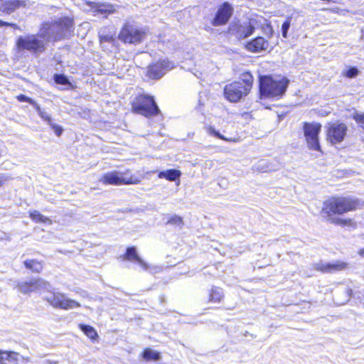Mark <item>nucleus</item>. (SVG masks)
<instances>
[{"label": "nucleus", "instance_id": "nucleus-8", "mask_svg": "<svg viewBox=\"0 0 364 364\" xmlns=\"http://www.w3.org/2000/svg\"><path fill=\"white\" fill-rule=\"evenodd\" d=\"M146 36V30L131 22L124 24L119 35L118 39L124 43L139 44Z\"/></svg>", "mask_w": 364, "mask_h": 364}, {"label": "nucleus", "instance_id": "nucleus-32", "mask_svg": "<svg viewBox=\"0 0 364 364\" xmlns=\"http://www.w3.org/2000/svg\"><path fill=\"white\" fill-rule=\"evenodd\" d=\"M167 224L176 225L178 227L181 228L183 225V219L182 218L178 216V215H172L170 219L168 220Z\"/></svg>", "mask_w": 364, "mask_h": 364}, {"label": "nucleus", "instance_id": "nucleus-21", "mask_svg": "<svg viewBox=\"0 0 364 364\" xmlns=\"http://www.w3.org/2000/svg\"><path fill=\"white\" fill-rule=\"evenodd\" d=\"M23 264L27 269H31L33 272L39 273L43 269L41 262L36 259H26Z\"/></svg>", "mask_w": 364, "mask_h": 364}, {"label": "nucleus", "instance_id": "nucleus-41", "mask_svg": "<svg viewBox=\"0 0 364 364\" xmlns=\"http://www.w3.org/2000/svg\"><path fill=\"white\" fill-rule=\"evenodd\" d=\"M19 4H20V1L19 0H14L12 4L14 6H18Z\"/></svg>", "mask_w": 364, "mask_h": 364}, {"label": "nucleus", "instance_id": "nucleus-24", "mask_svg": "<svg viewBox=\"0 0 364 364\" xmlns=\"http://www.w3.org/2000/svg\"><path fill=\"white\" fill-rule=\"evenodd\" d=\"M79 327L80 330L90 339L95 340V338L98 336L97 333L95 329L91 326L86 324H80Z\"/></svg>", "mask_w": 364, "mask_h": 364}, {"label": "nucleus", "instance_id": "nucleus-26", "mask_svg": "<svg viewBox=\"0 0 364 364\" xmlns=\"http://www.w3.org/2000/svg\"><path fill=\"white\" fill-rule=\"evenodd\" d=\"M99 38L100 43H112L114 41L112 34L106 33L104 29H101L99 32Z\"/></svg>", "mask_w": 364, "mask_h": 364}, {"label": "nucleus", "instance_id": "nucleus-37", "mask_svg": "<svg viewBox=\"0 0 364 364\" xmlns=\"http://www.w3.org/2000/svg\"><path fill=\"white\" fill-rule=\"evenodd\" d=\"M49 125L53 129V131L55 132V134L58 136H60L62 134L63 129L60 126L53 124V122L50 123Z\"/></svg>", "mask_w": 364, "mask_h": 364}, {"label": "nucleus", "instance_id": "nucleus-30", "mask_svg": "<svg viewBox=\"0 0 364 364\" xmlns=\"http://www.w3.org/2000/svg\"><path fill=\"white\" fill-rule=\"evenodd\" d=\"M3 353L6 361H14L17 362L18 360L19 354L18 353L14 351H4Z\"/></svg>", "mask_w": 364, "mask_h": 364}, {"label": "nucleus", "instance_id": "nucleus-12", "mask_svg": "<svg viewBox=\"0 0 364 364\" xmlns=\"http://www.w3.org/2000/svg\"><path fill=\"white\" fill-rule=\"evenodd\" d=\"M255 27L252 20L244 21L232 22L228 28V33L238 39H245L250 36L255 31Z\"/></svg>", "mask_w": 364, "mask_h": 364}, {"label": "nucleus", "instance_id": "nucleus-35", "mask_svg": "<svg viewBox=\"0 0 364 364\" xmlns=\"http://www.w3.org/2000/svg\"><path fill=\"white\" fill-rule=\"evenodd\" d=\"M16 98L19 102H26L33 106V107L37 104L33 99L27 97L25 95H19L16 97Z\"/></svg>", "mask_w": 364, "mask_h": 364}, {"label": "nucleus", "instance_id": "nucleus-34", "mask_svg": "<svg viewBox=\"0 0 364 364\" xmlns=\"http://www.w3.org/2000/svg\"><path fill=\"white\" fill-rule=\"evenodd\" d=\"M208 133L212 135V136H214L216 138H218V139H223L224 141H229L228 139H227L225 136H223V134H221L218 130H216L214 127H210L208 128Z\"/></svg>", "mask_w": 364, "mask_h": 364}, {"label": "nucleus", "instance_id": "nucleus-16", "mask_svg": "<svg viewBox=\"0 0 364 364\" xmlns=\"http://www.w3.org/2000/svg\"><path fill=\"white\" fill-rule=\"evenodd\" d=\"M347 264L343 262H336L333 263L323 262L322 261L314 264L315 269L323 273H333L346 269Z\"/></svg>", "mask_w": 364, "mask_h": 364}, {"label": "nucleus", "instance_id": "nucleus-13", "mask_svg": "<svg viewBox=\"0 0 364 364\" xmlns=\"http://www.w3.org/2000/svg\"><path fill=\"white\" fill-rule=\"evenodd\" d=\"M173 68V62L168 59H161L149 66L147 75L153 80H159L163 77L168 70Z\"/></svg>", "mask_w": 364, "mask_h": 364}, {"label": "nucleus", "instance_id": "nucleus-9", "mask_svg": "<svg viewBox=\"0 0 364 364\" xmlns=\"http://www.w3.org/2000/svg\"><path fill=\"white\" fill-rule=\"evenodd\" d=\"M303 129L308 147L314 151H320L318 134L321 130V124L318 122H304Z\"/></svg>", "mask_w": 364, "mask_h": 364}, {"label": "nucleus", "instance_id": "nucleus-40", "mask_svg": "<svg viewBox=\"0 0 364 364\" xmlns=\"http://www.w3.org/2000/svg\"><path fill=\"white\" fill-rule=\"evenodd\" d=\"M0 364H7L3 353V350H0Z\"/></svg>", "mask_w": 364, "mask_h": 364}, {"label": "nucleus", "instance_id": "nucleus-33", "mask_svg": "<svg viewBox=\"0 0 364 364\" xmlns=\"http://www.w3.org/2000/svg\"><path fill=\"white\" fill-rule=\"evenodd\" d=\"M291 18L288 17L282 25V34L284 38H287L288 31L291 26Z\"/></svg>", "mask_w": 364, "mask_h": 364}, {"label": "nucleus", "instance_id": "nucleus-42", "mask_svg": "<svg viewBox=\"0 0 364 364\" xmlns=\"http://www.w3.org/2000/svg\"><path fill=\"white\" fill-rule=\"evenodd\" d=\"M358 254H359L361 257H364V248L360 249V250H359V252H358Z\"/></svg>", "mask_w": 364, "mask_h": 364}, {"label": "nucleus", "instance_id": "nucleus-5", "mask_svg": "<svg viewBox=\"0 0 364 364\" xmlns=\"http://www.w3.org/2000/svg\"><path fill=\"white\" fill-rule=\"evenodd\" d=\"M132 107L134 112L146 117H151L161 113L154 97L148 95L137 96L132 102Z\"/></svg>", "mask_w": 364, "mask_h": 364}, {"label": "nucleus", "instance_id": "nucleus-1", "mask_svg": "<svg viewBox=\"0 0 364 364\" xmlns=\"http://www.w3.org/2000/svg\"><path fill=\"white\" fill-rule=\"evenodd\" d=\"M359 201L350 197H333L324 201L321 210L322 216L328 222L336 225H347L350 223V219H342L333 216L356 209Z\"/></svg>", "mask_w": 364, "mask_h": 364}, {"label": "nucleus", "instance_id": "nucleus-7", "mask_svg": "<svg viewBox=\"0 0 364 364\" xmlns=\"http://www.w3.org/2000/svg\"><path fill=\"white\" fill-rule=\"evenodd\" d=\"M46 43L39 31L38 34L19 36L16 41V46L20 50H28L33 54H39L45 51Z\"/></svg>", "mask_w": 364, "mask_h": 364}, {"label": "nucleus", "instance_id": "nucleus-17", "mask_svg": "<svg viewBox=\"0 0 364 364\" xmlns=\"http://www.w3.org/2000/svg\"><path fill=\"white\" fill-rule=\"evenodd\" d=\"M269 43L263 37H257L249 41L246 45V48L254 53H259L266 50L268 48Z\"/></svg>", "mask_w": 364, "mask_h": 364}, {"label": "nucleus", "instance_id": "nucleus-36", "mask_svg": "<svg viewBox=\"0 0 364 364\" xmlns=\"http://www.w3.org/2000/svg\"><path fill=\"white\" fill-rule=\"evenodd\" d=\"M358 73L359 71L356 67H351L346 71L345 75L347 77L353 78L358 75Z\"/></svg>", "mask_w": 364, "mask_h": 364}, {"label": "nucleus", "instance_id": "nucleus-20", "mask_svg": "<svg viewBox=\"0 0 364 364\" xmlns=\"http://www.w3.org/2000/svg\"><path fill=\"white\" fill-rule=\"evenodd\" d=\"M181 174V171L175 168H170L160 171L158 174V177L159 178H166L169 181H175L176 180H179Z\"/></svg>", "mask_w": 364, "mask_h": 364}, {"label": "nucleus", "instance_id": "nucleus-22", "mask_svg": "<svg viewBox=\"0 0 364 364\" xmlns=\"http://www.w3.org/2000/svg\"><path fill=\"white\" fill-rule=\"evenodd\" d=\"M142 357L146 360L157 361L161 359L160 353L151 348H146L142 353Z\"/></svg>", "mask_w": 364, "mask_h": 364}, {"label": "nucleus", "instance_id": "nucleus-29", "mask_svg": "<svg viewBox=\"0 0 364 364\" xmlns=\"http://www.w3.org/2000/svg\"><path fill=\"white\" fill-rule=\"evenodd\" d=\"M256 168L262 172H268L274 170L267 164V161L264 159H262L258 162Z\"/></svg>", "mask_w": 364, "mask_h": 364}, {"label": "nucleus", "instance_id": "nucleus-10", "mask_svg": "<svg viewBox=\"0 0 364 364\" xmlns=\"http://www.w3.org/2000/svg\"><path fill=\"white\" fill-rule=\"evenodd\" d=\"M43 299L55 308L65 310L80 306V304L78 302L66 298L64 294L59 292L49 291L44 296Z\"/></svg>", "mask_w": 364, "mask_h": 364}, {"label": "nucleus", "instance_id": "nucleus-14", "mask_svg": "<svg viewBox=\"0 0 364 364\" xmlns=\"http://www.w3.org/2000/svg\"><path fill=\"white\" fill-rule=\"evenodd\" d=\"M347 130L348 127L344 123L329 124L327 127V140L332 144L340 143L346 136Z\"/></svg>", "mask_w": 364, "mask_h": 364}, {"label": "nucleus", "instance_id": "nucleus-43", "mask_svg": "<svg viewBox=\"0 0 364 364\" xmlns=\"http://www.w3.org/2000/svg\"><path fill=\"white\" fill-rule=\"evenodd\" d=\"M360 39L364 41V30L362 31V35Z\"/></svg>", "mask_w": 364, "mask_h": 364}, {"label": "nucleus", "instance_id": "nucleus-27", "mask_svg": "<svg viewBox=\"0 0 364 364\" xmlns=\"http://www.w3.org/2000/svg\"><path fill=\"white\" fill-rule=\"evenodd\" d=\"M30 217L33 220H35L36 222L46 223L47 221L50 220L48 218L41 215L37 210H33V211L31 212Z\"/></svg>", "mask_w": 364, "mask_h": 364}, {"label": "nucleus", "instance_id": "nucleus-6", "mask_svg": "<svg viewBox=\"0 0 364 364\" xmlns=\"http://www.w3.org/2000/svg\"><path fill=\"white\" fill-rule=\"evenodd\" d=\"M100 181L103 184L113 186L133 185L141 182V180L128 169L124 171L114 170L107 172Z\"/></svg>", "mask_w": 364, "mask_h": 364}, {"label": "nucleus", "instance_id": "nucleus-2", "mask_svg": "<svg viewBox=\"0 0 364 364\" xmlns=\"http://www.w3.org/2000/svg\"><path fill=\"white\" fill-rule=\"evenodd\" d=\"M73 19L68 16L55 18L50 21L43 22L40 31L41 37L46 41H58L68 38L73 31Z\"/></svg>", "mask_w": 364, "mask_h": 364}, {"label": "nucleus", "instance_id": "nucleus-15", "mask_svg": "<svg viewBox=\"0 0 364 364\" xmlns=\"http://www.w3.org/2000/svg\"><path fill=\"white\" fill-rule=\"evenodd\" d=\"M233 14V8L228 2H224L218 8L214 18L212 21V25L219 26L228 23Z\"/></svg>", "mask_w": 364, "mask_h": 364}, {"label": "nucleus", "instance_id": "nucleus-31", "mask_svg": "<svg viewBox=\"0 0 364 364\" xmlns=\"http://www.w3.org/2000/svg\"><path fill=\"white\" fill-rule=\"evenodd\" d=\"M352 117L358 124L364 129V113L356 111L353 114Z\"/></svg>", "mask_w": 364, "mask_h": 364}, {"label": "nucleus", "instance_id": "nucleus-25", "mask_svg": "<svg viewBox=\"0 0 364 364\" xmlns=\"http://www.w3.org/2000/svg\"><path fill=\"white\" fill-rule=\"evenodd\" d=\"M54 82L58 85H68L71 86V82H70L68 77L64 74H55L53 76Z\"/></svg>", "mask_w": 364, "mask_h": 364}, {"label": "nucleus", "instance_id": "nucleus-38", "mask_svg": "<svg viewBox=\"0 0 364 364\" xmlns=\"http://www.w3.org/2000/svg\"><path fill=\"white\" fill-rule=\"evenodd\" d=\"M0 26H8V27H11V28H13L14 29L20 30V28H19V26L17 24L14 23H9V22L4 21L2 20H0Z\"/></svg>", "mask_w": 364, "mask_h": 364}, {"label": "nucleus", "instance_id": "nucleus-18", "mask_svg": "<svg viewBox=\"0 0 364 364\" xmlns=\"http://www.w3.org/2000/svg\"><path fill=\"white\" fill-rule=\"evenodd\" d=\"M125 259L136 262L144 270L149 269V265L137 254L135 247H129L127 249L124 256Z\"/></svg>", "mask_w": 364, "mask_h": 364}, {"label": "nucleus", "instance_id": "nucleus-23", "mask_svg": "<svg viewBox=\"0 0 364 364\" xmlns=\"http://www.w3.org/2000/svg\"><path fill=\"white\" fill-rule=\"evenodd\" d=\"M223 297V289L219 287H213L210 293L209 301L220 302Z\"/></svg>", "mask_w": 364, "mask_h": 364}, {"label": "nucleus", "instance_id": "nucleus-19", "mask_svg": "<svg viewBox=\"0 0 364 364\" xmlns=\"http://www.w3.org/2000/svg\"><path fill=\"white\" fill-rule=\"evenodd\" d=\"M87 4L90 6L92 11L96 14L107 15L114 11V8L112 4L91 1H88Z\"/></svg>", "mask_w": 364, "mask_h": 364}, {"label": "nucleus", "instance_id": "nucleus-4", "mask_svg": "<svg viewBox=\"0 0 364 364\" xmlns=\"http://www.w3.org/2000/svg\"><path fill=\"white\" fill-rule=\"evenodd\" d=\"M289 80L283 77L279 80L273 79L272 76L259 77V95L261 98H280L287 91Z\"/></svg>", "mask_w": 364, "mask_h": 364}, {"label": "nucleus", "instance_id": "nucleus-3", "mask_svg": "<svg viewBox=\"0 0 364 364\" xmlns=\"http://www.w3.org/2000/svg\"><path fill=\"white\" fill-rule=\"evenodd\" d=\"M253 84V77L250 72H245L239 80L227 84L224 87V96L231 102H237L250 92Z\"/></svg>", "mask_w": 364, "mask_h": 364}, {"label": "nucleus", "instance_id": "nucleus-39", "mask_svg": "<svg viewBox=\"0 0 364 364\" xmlns=\"http://www.w3.org/2000/svg\"><path fill=\"white\" fill-rule=\"evenodd\" d=\"M11 178L6 173H0V187L4 186Z\"/></svg>", "mask_w": 364, "mask_h": 364}, {"label": "nucleus", "instance_id": "nucleus-11", "mask_svg": "<svg viewBox=\"0 0 364 364\" xmlns=\"http://www.w3.org/2000/svg\"><path fill=\"white\" fill-rule=\"evenodd\" d=\"M16 287L21 293L28 294L42 289L48 290L51 287L48 282L41 278H31L18 282Z\"/></svg>", "mask_w": 364, "mask_h": 364}, {"label": "nucleus", "instance_id": "nucleus-28", "mask_svg": "<svg viewBox=\"0 0 364 364\" xmlns=\"http://www.w3.org/2000/svg\"><path fill=\"white\" fill-rule=\"evenodd\" d=\"M34 108L36 110V112H38V114H39V116L43 119L46 121L48 124L52 123V118H51V117L46 112H45L44 110L41 109V108L39 106V105L36 104V106L34 107Z\"/></svg>", "mask_w": 364, "mask_h": 364}]
</instances>
